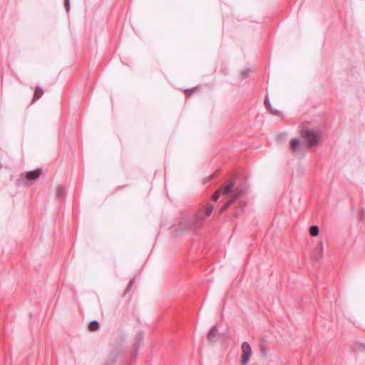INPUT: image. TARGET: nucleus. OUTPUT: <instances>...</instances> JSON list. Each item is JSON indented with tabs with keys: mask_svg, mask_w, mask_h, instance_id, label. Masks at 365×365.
<instances>
[{
	"mask_svg": "<svg viewBox=\"0 0 365 365\" xmlns=\"http://www.w3.org/2000/svg\"><path fill=\"white\" fill-rule=\"evenodd\" d=\"M246 190L247 187L245 185L235 186L234 182L230 180L226 185L221 186L214 192L212 201L215 202L220 197H222L227 200V203L232 204L241 197Z\"/></svg>",
	"mask_w": 365,
	"mask_h": 365,
	"instance_id": "obj_1",
	"label": "nucleus"
},
{
	"mask_svg": "<svg viewBox=\"0 0 365 365\" xmlns=\"http://www.w3.org/2000/svg\"><path fill=\"white\" fill-rule=\"evenodd\" d=\"M214 207H206L205 211L200 210L192 218V221L189 224V227L191 228H198L202 224L205 217L210 216L212 211Z\"/></svg>",
	"mask_w": 365,
	"mask_h": 365,
	"instance_id": "obj_2",
	"label": "nucleus"
},
{
	"mask_svg": "<svg viewBox=\"0 0 365 365\" xmlns=\"http://www.w3.org/2000/svg\"><path fill=\"white\" fill-rule=\"evenodd\" d=\"M301 136L306 140L309 148L316 145L319 140V134L312 130L302 129Z\"/></svg>",
	"mask_w": 365,
	"mask_h": 365,
	"instance_id": "obj_3",
	"label": "nucleus"
},
{
	"mask_svg": "<svg viewBox=\"0 0 365 365\" xmlns=\"http://www.w3.org/2000/svg\"><path fill=\"white\" fill-rule=\"evenodd\" d=\"M242 356H241V364L242 365H247L248 363L250 358L252 355V348L250 344L244 341L242 344Z\"/></svg>",
	"mask_w": 365,
	"mask_h": 365,
	"instance_id": "obj_4",
	"label": "nucleus"
},
{
	"mask_svg": "<svg viewBox=\"0 0 365 365\" xmlns=\"http://www.w3.org/2000/svg\"><path fill=\"white\" fill-rule=\"evenodd\" d=\"M42 170L41 168L36 169L34 170L29 171L25 175V178H19L17 180V183L20 184L24 182L25 180L33 181L38 179L42 174Z\"/></svg>",
	"mask_w": 365,
	"mask_h": 365,
	"instance_id": "obj_5",
	"label": "nucleus"
},
{
	"mask_svg": "<svg viewBox=\"0 0 365 365\" xmlns=\"http://www.w3.org/2000/svg\"><path fill=\"white\" fill-rule=\"evenodd\" d=\"M118 353L117 351H111L102 365H114L116 362Z\"/></svg>",
	"mask_w": 365,
	"mask_h": 365,
	"instance_id": "obj_6",
	"label": "nucleus"
},
{
	"mask_svg": "<svg viewBox=\"0 0 365 365\" xmlns=\"http://www.w3.org/2000/svg\"><path fill=\"white\" fill-rule=\"evenodd\" d=\"M218 334V329L216 326H213L207 334V340L211 343L216 341V337Z\"/></svg>",
	"mask_w": 365,
	"mask_h": 365,
	"instance_id": "obj_7",
	"label": "nucleus"
},
{
	"mask_svg": "<svg viewBox=\"0 0 365 365\" xmlns=\"http://www.w3.org/2000/svg\"><path fill=\"white\" fill-rule=\"evenodd\" d=\"M264 103H265V106H266L267 108L269 110V112L272 115H278L280 114L279 110H278L277 108H272V106L270 104V102H269V100L267 96L265 97Z\"/></svg>",
	"mask_w": 365,
	"mask_h": 365,
	"instance_id": "obj_8",
	"label": "nucleus"
},
{
	"mask_svg": "<svg viewBox=\"0 0 365 365\" xmlns=\"http://www.w3.org/2000/svg\"><path fill=\"white\" fill-rule=\"evenodd\" d=\"M322 250H323L322 242H320L319 247H317L314 251V259L320 260L322 258V257H323Z\"/></svg>",
	"mask_w": 365,
	"mask_h": 365,
	"instance_id": "obj_9",
	"label": "nucleus"
},
{
	"mask_svg": "<svg viewBox=\"0 0 365 365\" xmlns=\"http://www.w3.org/2000/svg\"><path fill=\"white\" fill-rule=\"evenodd\" d=\"M43 91L42 90V88H41L38 86H36L35 88V91H34V97H33L31 103H35L36 101H38L39 98H41V96H43Z\"/></svg>",
	"mask_w": 365,
	"mask_h": 365,
	"instance_id": "obj_10",
	"label": "nucleus"
},
{
	"mask_svg": "<svg viewBox=\"0 0 365 365\" xmlns=\"http://www.w3.org/2000/svg\"><path fill=\"white\" fill-rule=\"evenodd\" d=\"M291 150L293 153H296L300 147V141L297 138H293L290 141Z\"/></svg>",
	"mask_w": 365,
	"mask_h": 365,
	"instance_id": "obj_11",
	"label": "nucleus"
},
{
	"mask_svg": "<svg viewBox=\"0 0 365 365\" xmlns=\"http://www.w3.org/2000/svg\"><path fill=\"white\" fill-rule=\"evenodd\" d=\"M142 342H143V336L142 335L139 336L138 338L135 339V342L133 344V346L135 349V354L133 356L134 357L136 356V355L138 354V349L140 347Z\"/></svg>",
	"mask_w": 365,
	"mask_h": 365,
	"instance_id": "obj_12",
	"label": "nucleus"
},
{
	"mask_svg": "<svg viewBox=\"0 0 365 365\" xmlns=\"http://www.w3.org/2000/svg\"><path fill=\"white\" fill-rule=\"evenodd\" d=\"M66 192V188L63 185H60L56 187V196L58 198H61L64 196Z\"/></svg>",
	"mask_w": 365,
	"mask_h": 365,
	"instance_id": "obj_13",
	"label": "nucleus"
},
{
	"mask_svg": "<svg viewBox=\"0 0 365 365\" xmlns=\"http://www.w3.org/2000/svg\"><path fill=\"white\" fill-rule=\"evenodd\" d=\"M100 327L99 322L96 320H93L91 322L88 324V329L91 331H97Z\"/></svg>",
	"mask_w": 365,
	"mask_h": 365,
	"instance_id": "obj_14",
	"label": "nucleus"
},
{
	"mask_svg": "<svg viewBox=\"0 0 365 365\" xmlns=\"http://www.w3.org/2000/svg\"><path fill=\"white\" fill-rule=\"evenodd\" d=\"M309 235L312 237H317L319 233V228L317 225H312L309 230Z\"/></svg>",
	"mask_w": 365,
	"mask_h": 365,
	"instance_id": "obj_15",
	"label": "nucleus"
},
{
	"mask_svg": "<svg viewBox=\"0 0 365 365\" xmlns=\"http://www.w3.org/2000/svg\"><path fill=\"white\" fill-rule=\"evenodd\" d=\"M135 283V277H133L131 279V280L129 282L125 290L124 291V293L123 296L124 297L127 293H128L133 288V284Z\"/></svg>",
	"mask_w": 365,
	"mask_h": 365,
	"instance_id": "obj_16",
	"label": "nucleus"
},
{
	"mask_svg": "<svg viewBox=\"0 0 365 365\" xmlns=\"http://www.w3.org/2000/svg\"><path fill=\"white\" fill-rule=\"evenodd\" d=\"M354 349L356 351L359 352H365V344L356 342L354 345Z\"/></svg>",
	"mask_w": 365,
	"mask_h": 365,
	"instance_id": "obj_17",
	"label": "nucleus"
},
{
	"mask_svg": "<svg viewBox=\"0 0 365 365\" xmlns=\"http://www.w3.org/2000/svg\"><path fill=\"white\" fill-rule=\"evenodd\" d=\"M259 349H260L262 356L264 358H266L267 356V349L264 343H261L259 344Z\"/></svg>",
	"mask_w": 365,
	"mask_h": 365,
	"instance_id": "obj_18",
	"label": "nucleus"
},
{
	"mask_svg": "<svg viewBox=\"0 0 365 365\" xmlns=\"http://www.w3.org/2000/svg\"><path fill=\"white\" fill-rule=\"evenodd\" d=\"M358 218L361 220L365 219V210L364 208L359 207L358 210Z\"/></svg>",
	"mask_w": 365,
	"mask_h": 365,
	"instance_id": "obj_19",
	"label": "nucleus"
},
{
	"mask_svg": "<svg viewBox=\"0 0 365 365\" xmlns=\"http://www.w3.org/2000/svg\"><path fill=\"white\" fill-rule=\"evenodd\" d=\"M64 6H65L66 11L68 12L69 9H70L69 0H64Z\"/></svg>",
	"mask_w": 365,
	"mask_h": 365,
	"instance_id": "obj_20",
	"label": "nucleus"
},
{
	"mask_svg": "<svg viewBox=\"0 0 365 365\" xmlns=\"http://www.w3.org/2000/svg\"><path fill=\"white\" fill-rule=\"evenodd\" d=\"M248 74H249V71H245L242 73V76L243 78H247L248 76Z\"/></svg>",
	"mask_w": 365,
	"mask_h": 365,
	"instance_id": "obj_21",
	"label": "nucleus"
},
{
	"mask_svg": "<svg viewBox=\"0 0 365 365\" xmlns=\"http://www.w3.org/2000/svg\"><path fill=\"white\" fill-rule=\"evenodd\" d=\"M227 207H222V208L220 210V212H222L223 210H225V208H226Z\"/></svg>",
	"mask_w": 365,
	"mask_h": 365,
	"instance_id": "obj_22",
	"label": "nucleus"
}]
</instances>
